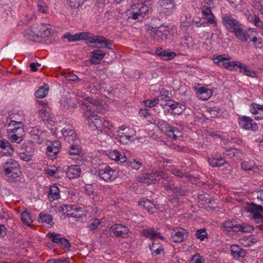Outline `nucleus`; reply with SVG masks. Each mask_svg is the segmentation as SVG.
<instances>
[{
    "label": "nucleus",
    "instance_id": "f257e3e1",
    "mask_svg": "<svg viewBox=\"0 0 263 263\" xmlns=\"http://www.w3.org/2000/svg\"><path fill=\"white\" fill-rule=\"evenodd\" d=\"M87 120L88 126L93 130L97 129L101 133L109 135L112 133L114 127L109 120L99 117L97 115H91Z\"/></svg>",
    "mask_w": 263,
    "mask_h": 263
},
{
    "label": "nucleus",
    "instance_id": "f03ea898",
    "mask_svg": "<svg viewBox=\"0 0 263 263\" xmlns=\"http://www.w3.org/2000/svg\"><path fill=\"white\" fill-rule=\"evenodd\" d=\"M153 120L152 123L157 125L159 129L168 137L174 140L182 137V132L177 128L171 126L167 121L160 119Z\"/></svg>",
    "mask_w": 263,
    "mask_h": 263
},
{
    "label": "nucleus",
    "instance_id": "7ed1b4c3",
    "mask_svg": "<svg viewBox=\"0 0 263 263\" xmlns=\"http://www.w3.org/2000/svg\"><path fill=\"white\" fill-rule=\"evenodd\" d=\"M76 35L77 41L86 40L88 41V43L91 44H104L105 47L108 48H110V46L112 45V42L108 41L104 37L98 35L95 36L89 32H83L77 33Z\"/></svg>",
    "mask_w": 263,
    "mask_h": 263
},
{
    "label": "nucleus",
    "instance_id": "20e7f679",
    "mask_svg": "<svg viewBox=\"0 0 263 263\" xmlns=\"http://www.w3.org/2000/svg\"><path fill=\"white\" fill-rule=\"evenodd\" d=\"M149 10V7L144 3L135 4L132 6L129 18L141 21L148 14Z\"/></svg>",
    "mask_w": 263,
    "mask_h": 263
},
{
    "label": "nucleus",
    "instance_id": "39448f33",
    "mask_svg": "<svg viewBox=\"0 0 263 263\" xmlns=\"http://www.w3.org/2000/svg\"><path fill=\"white\" fill-rule=\"evenodd\" d=\"M231 60V57L229 55H219L213 59L215 64L219 66H223L225 68L231 71L240 68L242 63L238 61L229 62Z\"/></svg>",
    "mask_w": 263,
    "mask_h": 263
},
{
    "label": "nucleus",
    "instance_id": "423d86ee",
    "mask_svg": "<svg viewBox=\"0 0 263 263\" xmlns=\"http://www.w3.org/2000/svg\"><path fill=\"white\" fill-rule=\"evenodd\" d=\"M151 37L153 40L160 42L168 38L170 35V29L167 25H161L157 28H152L150 32Z\"/></svg>",
    "mask_w": 263,
    "mask_h": 263
},
{
    "label": "nucleus",
    "instance_id": "0eeeda50",
    "mask_svg": "<svg viewBox=\"0 0 263 263\" xmlns=\"http://www.w3.org/2000/svg\"><path fill=\"white\" fill-rule=\"evenodd\" d=\"M118 172L107 165H101L98 171V176L105 181L110 182L118 177Z\"/></svg>",
    "mask_w": 263,
    "mask_h": 263
},
{
    "label": "nucleus",
    "instance_id": "6e6552de",
    "mask_svg": "<svg viewBox=\"0 0 263 263\" xmlns=\"http://www.w3.org/2000/svg\"><path fill=\"white\" fill-rule=\"evenodd\" d=\"M247 211L252 215L251 219L256 223H263V207L254 203H251L247 207Z\"/></svg>",
    "mask_w": 263,
    "mask_h": 263
},
{
    "label": "nucleus",
    "instance_id": "1a4fd4ad",
    "mask_svg": "<svg viewBox=\"0 0 263 263\" xmlns=\"http://www.w3.org/2000/svg\"><path fill=\"white\" fill-rule=\"evenodd\" d=\"M165 175L163 174V171H156L151 174H144L138 178V180L141 183L148 184H155L160 181L161 177H164Z\"/></svg>",
    "mask_w": 263,
    "mask_h": 263
},
{
    "label": "nucleus",
    "instance_id": "9d476101",
    "mask_svg": "<svg viewBox=\"0 0 263 263\" xmlns=\"http://www.w3.org/2000/svg\"><path fill=\"white\" fill-rule=\"evenodd\" d=\"M87 100L91 106H87L85 103H82V104L86 107V111L85 112V116H88V118L91 117V115H95L93 112H91V109L98 112H102L103 111V106L102 102L101 101L90 97H88Z\"/></svg>",
    "mask_w": 263,
    "mask_h": 263
},
{
    "label": "nucleus",
    "instance_id": "9b49d317",
    "mask_svg": "<svg viewBox=\"0 0 263 263\" xmlns=\"http://www.w3.org/2000/svg\"><path fill=\"white\" fill-rule=\"evenodd\" d=\"M68 154L77 164H82L84 157L80 144H71L69 146Z\"/></svg>",
    "mask_w": 263,
    "mask_h": 263
},
{
    "label": "nucleus",
    "instance_id": "f8f14e48",
    "mask_svg": "<svg viewBox=\"0 0 263 263\" xmlns=\"http://www.w3.org/2000/svg\"><path fill=\"white\" fill-rule=\"evenodd\" d=\"M129 231V230L127 226L121 224H115L109 228V234L111 236L125 238L128 236Z\"/></svg>",
    "mask_w": 263,
    "mask_h": 263
},
{
    "label": "nucleus",
    "instance_id": "ddd939ff",
    "mask_svg": "<svg viewBox=\"0 0 263 263\" xmlns=\"http://www.w3.org/2000/svg\"><path fill=\"white\" fill-rule=\"evenodd\" d=\"M8 136L11 142L20 144L24 139L23 126L7 129Z\"/></svg>",
    "mask_w": 263,
    "mask_h": 263
},
{
    "label": "nucleus",
    "instance_id": "4468645a",
    "mask_svg": "<svg viewBox=\"0 0 263 263\" xmlns=\"http://www.w3.org/2000/svg\"><path fill=\"white\" fill-rule=\"evenodd\" d=\"M223 24L229 32L233 33L239 26L242 25L236 18L230 14L222 16Z\"/></svg>",
    "mask_w": 263,
    "mask_h": 263
},
{
    "label": "nucleus",
    "instance_id": "2eb2a0df",
    "mask_svg": "<svg viewBox=\"0 0 263 263\" xmlns=\"http://www.w3.org/2000/svg\"><path fill=\"white\" fill-rule=\"evenodd\" d=\"M236 38L242 42H246L249 39H251L252 36L257 35V32L255 29L249 28L246 30L243 29L242 26H239L234 32Z\"/></svg>",
    "mask_w": 263,
    "mask_h": 263
},
{
    "label": "nucleus",
    "instance_id": "dca6fc26",
    "mask_svg": "<svg viewBox=\"0 0 263 263\" xmlns=\"http://www.w3.org/2000/svg\"><path fill=\"white\" fill-rule=\"evenodd\" d=\"M62 211L67 216L76 218H79L84 214L83 209L76 205H63Z\"/></svg>",
    "mask_w": 263,
    "mask_h": 263
},
{
    "label": "nucleus",
    "instance_id": "f3484780",
    "mask_svg": "<svg viewBox=\"0 0 263 263\" xmlns=\"http://www.w3.org/2000/svg\"><path fill=\"white\" fill-rule=\"evenodd\" d=\"M47 236L51 239L52 242L59 245L63 250H69L70 244L66 238L62 237L61 234L48 233L47 234Z\"/></svg>",
    "mask_w": 263,
    "mask_h": 263
},
{
    "label": "nucleus",
    "instance_id": "a211bd4d",
    "mask_svg": "<svg viewBox=\"0 0 263 263\" xmlns=\"http://www.w3.org/2000/svg\"><path fill=\"white\" fill-rule=\"evenodd\" d=\"M238 124L240 127L246 130L257 131L258 129V124L253 120L247 116H242L238 119Z\"/></svg>",
    "mask_w": 263,
    "mask_h": 263
},
{
    "label": "nucleus",
    "instance_id": "6ab92c4d",
    "mask_svg": "<svg viewBox=\"0 0 263 263\" xmlns=\"http://www.w3.org/2000/svg\"><path fill=\"white\" fill-rule=\"evenodd\" d=\"M2 171L4 175L11 174L12 171H16V170L20 168L18 163L14 159L8 158L1 163Z\"/></svg>",
    "mask_w": 263,
    "mask_h": 263
},
{
    "label": "nucleus",
    "instance_id": "aec40b11",
    "mask_svg": "<svg viewBox=\"0 0 263 263\" xmlns=\"http://www.w3.org/2000/svg\"><path fill=\"white\" fill-rule=\"evenodd\" d=\"M188 236L186 230L182 228H177L171 232V240L174 242H180L184 240Z\"/></svg>",
    "mask_w": 263,
    "mask_h": 263
},
{
    "label": "nucleus",
    "instance_id": "412c9836",
    "mask_svg": "<svg viewBox=\"0 0 263 263\" xmlns=\"http://www.w3.org/2000/svg\"><path fill=\"white\" fill-rule=\"evenodd\" d=\"M158 4L161 8V13L165 15H170L175 8L174 0H160Z\"/></svg>",
    "mask_w": 263,
    "mask_h": 263
},
{
    "label": "nucleus",
    "instance_id": "4be33fe9",
    "mask_svg": "<svg viewBox=\"0 0 263 263\" xmlns=\"http://www.w3.org/2000/svg\"><path fill=\"white\" fill-rule=\"evenodd\" d=\"M30 141L33 144H40L43 142L44 133L37 128L34 127L30 131Z\"/></svg>",
    "mask_w": 263,
    "mask_h": 263
},
{
    "label": "nucleus",
    "instance_id": "5701e85b",
    "mask_svg": "<svg viewBox=\"0 0 263 263\" xmlns=\"http://www.w3.org/2000/svg\"><path fill=\"white\" fill-rule=\"evenodd\" d=\"M60 147L61 142L59 141H53L51 145L48 146L47 148V155L50 157L51 159H55L58 153L60 152Z\"/></svg>",
    "mask_w": 263,
    "mask_h": 263
},
{
    "label": "nucleus",
    "instance_id": "b1692460",
    "mask_svg": "<svg viewBox=\"0 0 263 263\" xmlns=\"http://www.w3.org/2000/svg\"><path fill=\"white\" fill-rule=\"evenodd\" d=\"M139 204L143 208L146 209L147 211L151 213H154L156 210V205L151 200L145 198L139 199Z\"/></svg>",
    "mask_w": 263,
    "mask_h": 263
},
{
    "label": "nucleus",
    "instance_id": "393cba45",
    "mask_svg": "<svg viewBox=\"0 0 263 263\" xmlns=\"http://www.w3.org/2000/svg\"><path fill=\"white\" fill-rule=\"evenodd\" d=\"M80 164L72 165L68 167L66 171V175L69 179H73L80 176L81 173Z\"/></svg>",
    "mask_w": 263,
    "mask_h": 263
},
{
    "label": "nucleus",
    "instance_id": "a878e982",
    "mask_svg": "<svg viewBox=\"0 0 263 263\" xmlns=\"http://www.w3.org/2000/svg\"><path fill=\"white\" fill-rule=\"evenodd\" d=\"M230 251L231 255L236 259H238L240 257H244L246 255V250L241 248L238 245H231Z\"/></svg>",
    "mask_w": 263,
    "mask_h": 263
},
{
    "label": "nucleus",
    "instance_id": "bb28decb",
    "mask_svg": "<svg viewBox=\"0 0 263 263\" xmlns=\"http://www.w3.org/2000/svg\"><path fill=\"white\" fill-rule=\"evenodd\" d=\"M39 33L36 34L35 36H33V38L31 40L37 41L41 37H46L48 36L51 33L50 29L48 27L46 24H42L38 27Z\"/></svg>",
    "mask_w": 263,
    "mask_h": 263
},
{
    "label": "nucleus",
    "instance_id": "cd10ccee",
    "mask_svg": "<svg viewBox=\"0 0 263 263\" xmlns=\"http://www.w3.org/2000/svg\"><path fill=\"white\" fill-rule=\"evenodd\" d=\"M105 53L103 51L97 49L91 52L90 62L92 64H98L104 58Z\"/></svg>",
    "mask_w": 263,
    "mask_h": 263
},
{
    "label": "nucleus",
    "instance_id": "c85d7f7f",
    "mask_svg": "<svg viewBox=\"0 0 263 263\" xmlns=\"http://www.w3.org/2000/svg\"><path fill=\"white\" fill-rule=\"evenodd\" d=\"M254 230V228L252 226L247 223H242V224L234 223L232 232L236 233L239 232L241 233H250Z\"/></svg>",
    "mask_w": 263,
    "mask_h": 263
},
{
    "label": "nucleus",
    "instance_id": "c756f323",
    "mask_svg": "<svg viewBox=\"0 0 263 263\" xmlns=\"http://www.w3.org/2000/svg\"><path fill=\"white\" fill-rule=\"evenodd\" d=\"M141 233L144 236L151 240L156 238H159L162 240L164 239V237L161 236L160 233L155 232L153 228H149L144 229L142 231Z\"/></svg>",
    "mask_w": 263,
    "mask_h": 263
},
{
    "label": "nucleus",
    "instance_id": "7c9ffc66",
    "mask_svg": "<svg viewBox=\"0 0 263 263\" xmlns=\"http://www.w3.org/2000/svg\"><path fill=\"white\" fill-rule=\"evenodd\" d=\"M108 157L118 163H122L126 161V158L124 155L120 153L117 150L110 151L108 154Z\"/></svg>",
    "mask_w": 263,
    "mask_h": 263
},
{
    "label": "nucleus",
    "instance_id": "2f4dec72",
    "mask_svg": "<svg viewBox=\"0 0 263 263\" xmlns=\"http://www.w3.org/2000/svg\"><path fill=\"white\" fill-rule=\"evenodd\" d=\"M163 174L165 175V177H161L162 184L165 190L166 191H171L173 189H174V184L172 182L173 180L172 177H170L165 172H163Z\"/></svg>",
    "mask_w": 263,
    "mask_h": 263
},
{
    "label": "nucleus",
    "instance_id": "473e14b6",
    "mask_svg": "<svg viewBox=\"0 0 263 263\" xmlns=\"http://www.w3.org/2000/svg\"><path fill=\"white\" fill-rule=\"evenodd\" d=\"M197 93L199 99L202 100H206L211 97L212 92L209 89L201 87L198 89Z\"/></svg>",
    "mask_w": 263,
    "mask_h": 263
},
{
    "label": "nucleus",
    "instance_id": "72a5a7b5",
    "mask_svg": "<svg viewBox=\"0 0 263 263\" xmlns=\"http://www.w3.org/2000/svg\"><path fill=\"white\" fill-rule=\"evenodd\" d=\"M22 172L20 167L16 169V171H12L11 174H7L5 175L7 179L10 182L19 181L21 178Z\"/></svg>",
    "mask_w": 263,
    "mask_h": 263
},
{
    "label": "nucleus",
    "instance_id": "f704fd0d",
    "mask_svg": "<svg viewBox=\"0 0 263 263\" xmlns=\"http://www.w3.org/2000/svg\"><path fill=\"white\" fill-rule=\"evenodd\" d=\"M156 53L165 60L172 59L175 55L174 52L168 50H162L161 48L156 49Z\"/></svg>",
    "mask_w": 263,
    "mask_h": 263
},
{
    "label": "nucleus",
    "instance_id": "c9c22d12",
    "mask_svg": "<svg viewBox=\"0 0 263 263\" xmlns=\"http://www.w3.org/2000/svg\"><path fill=\"white\" fill-rule=\"evenodd\" d=\"M0 148L6 151L4 152L6 154H11L14 151L10 143L5 139L0 140Z\"/></svg>",
    "mask_w": 263,
    "mask_h": 263
},
{
    "label": "nucleus",
    "instance_id": "e433bc0d",
    "mask_svg": "<svg viewBox=\"0 0 263 263\" xmlns=\"http://www.w3.org/2000/svg\"><path fill=\"white\" fill-rule=\"evenodd\" d=\"M38 221L40 223H46L50 226L53 224L52 217L49 214L41 213L38 217Z\"/></svg>",
    "mask_w": 263,
    "mask_h": 263
},
{
    "label": "nucleus",
    "instance_id": "4c0bfd02",
    "mask_svg": "<svg viewBox=\"0 0 263 263\" xmlns=\"http://www.w3.org/2000/svg\"><path fill=\"white\" fill-rule=\"evenodd\" d=\"M149 249L152 253H155L157 255L160 254L164 252L162 245L159 242L155 240L151 245H149Z\"/></svg>",
    "mask_w": 263,
    "mask_h": 263
},
{
    "label": "nucleus",
    "instance_id": "58836bf2",
    "mask_svg": "<svg viewBox=\"0 0 263 263\" xmlns=\"http://www.w3.org/2000/svg\"><path fill=\"white\" fill-rule=\"evenodd\" d=\"M61 76L63 77V79L67 81H73L76 83L82 81V80L80 79L77 76L71 72H63L61 73Z\"/></svg>",
    "mask_w": 263,
    "mask_h": 263
},
{
    "label": "nucleus",
    "instance_id": "ea45409f",
    "mask_svg": "<svg viewBox=\"0 0 263 263\" xmlns=\"http://www.w3.org/2000/svg\"><path fill=\"white\" fill-rule=\"evenodd\" d=\"M127 165L130 166L132 169L138 170L143 166L142 160L139 159H134L127 162Z\"/></svg>",
    "mask_w": 263,
    "mask_h": 263
},
{
    "label": "nucleus",
    "instance_id": "a19ab883",
    "mask_svg": "<svg viewBox=\"0 0 263 263\" xmlns=\"http://www.w3.org/2000/svg\"><path fill=\"white\" fill-rule=\"evenodd\" d=\"M239 71L245 75L252 78H255L256 76V73L255 72V71L248 69L247 66L243 64L242 63Z\"/></svg>",
    "mask_w": 263,
    "mask_h": 263
},
{
    "label": "nucleus",
    "instance_id": "79ce46f5",
    "mask_svg": "<svg viewBox=\"0 0 263 263\" xmlns=\"http://www.w3.org/2000/svg\"><path fill=\"white\" fill-rule=\"evenodd\" d=\"M222 153L223 154V158L226 159L228 158H232L236 156V153H237V151L232 148H229L226 149L223 148Z\"/></svg>",
    "mask_w": 263,
    "mask_h": 263
},
{
    "label": "nucleus",
    "instance_id": "37998d69",
    "mask_svg": "<svg viewBox=\"0 0 263 263\" xmlns=\"http://www.w3.org/2000/svg\"><path fill=\"white\" fill-rule=\"evenodd\" d=\"M59 189L58 187L55 185H52L50 186V193L49 194V198H53V199H58L59 197Z\"/></svg>",
    "mask_w": 263,
    "mask_h": 263
},
{
    "label": "nucleus",
    "instance_id": "c03bdc74",
    "mask_svg": "<svg viewBox=\"0 0 263 263\" xmlns=\"http://www.w3.org/2000/svg\"><path fill=\"white\" fill-rule=\"evenodd\" d=\"M48 91V88H45V87H40L39 88L35 91V96L37 98H43L45 97Z\"/></svg>",
    "mask_w": 263,
    "mask_h": 263
},
{
    "label": "nucleus",
    "instance_id": "a18cd8bd",
    "mask_svg": "<svg viewBox=\"0 0 263 263\" xmlns=\"http://www.w3.org/2000/svg\"><path fill=\"white\" fill-rule=\"evenodd\" d=\"M21 220L22 222L27 226H29L33 222L30 214L27 211H24L22 213Z\"/></svg>",
    "mask_w": 263,
    "mask_h": 263
},
{
    "label": "nucleus",
    "instance_id": "49530a36",
    "mask_svg": "<svg viewBox=\"0 0 263 263\" xmlns=\"http://www.w3.org/2000/svg\"><path fill=\"white\" fill-rule=\"evenodd\" d=\"M37 7L39 11L46 13L48 11V4L43 0H39L37 2Z\"/></svg>",
    "mask_w": 263,
    "mask_h": 263
},
{
    "label": "nucleus",
    "instance_id": "de8ad7c7",
    "mask_svg": "<svg viewBox=\"0 0 263 263\" xmlns=\"http://www.w3.org/2000/svg\"><path fill=\"white\" fill-rule=\"evenodd\" d=\"M33 155V153L32 151H27V153L26 152H19V157L23 161L26 162H29L32 159V157Z\"/></svg>",
    "mask_w": 263,
    "mask_h": 263
},
{
    "label": "nucleus",
    "instance_id": "09e8293b",
    "mask_svg": "<svg viewBox=\"0 0 263 263\" xmlns=\"http://www.w3.org/2000/svg\"><path fill=\"white\" fill-rule=\"evenodd\" d=\"M196 237L197 239H200L201 241H203L205 238H208V234L206 230L204 228L198 230L196 232Z\"/></svg>",
    "mask_w": 263,
    "mask_h": 263
},
{
    "label": "nucleus",
    "instance_id": "8fccbe9b",
    "mask_svg": "<svg viewBox=\"0 0 263 263\" xmlns=\"http://www.w3.org/2000/svg\"><path fill=\"white\" fill-rule=\"evenodd\" d=\"M209 162L212 167H221L224 164L228 163V162L226 160H224L222 163H219V159L215 158H209Z\"/></svg>",
    "mask_w": 263,
    "mask_h": 263
},
{
    "label": "nucleus",
    "instance_id": "3c124183",
    "mask_svg": "<svg viewBox=\"0 0 263 263\" xmlns=\"http://www.w3.org/2000/svg\"><path fill=\"white\" fill-rule=\"evenodd\" d=\"M120 130L119 131V133H123L125 135L131 136V137H133L135 135V131L133 129L130 128L129 127H126L124 126H122L120 127Z\"/></svg>",
    "mask_w": 263,
    "mask_h": 263
},
{
    "label": "nucleus",
    "instance_id": "603ef678",
    "mask_svg": "<svg viewBox=\"0 0 263 263\" xmlns=\"http://www.w3.org/2000/svg\"><path fill=\"white\" fill-rule=\"evenodd\" d=\"M234 223L230 220L226 221L222 223L223 231L226 233L228 234L232 232Z\"/></svg>",
    "mask_w": 263,
    "mask_h": 263
},
{
    "label": "nucleus",
    "instance_id": "864d4df0",
    "mask_svg": "<svg viewBox=\"0 0 263 263\" xmlns=\"http://www.w3.org/2000/svg\"><path fill=\"white\" fill-rule=\"evenodd\" d=\"M65 141H66L67 142H68L70 145L71 144H80V140L79 138L77 137V135L76 133H74L73 135H71L70 136H69L68 137H66L64 139Z\"/></svg>",
    "mask_w": 263,
    "mask_h": 263
},
{
    "label": "nucleus",
    "instance_id": "5fc2aeb1",
    "mask_svg": "<svg viewBox=\"0 0 263 263\" xmlns=\"http://www.w3.org/2000/svg\"><path fill=\"white\" fill-rule=\"evenodd\" d=\"M242 168L245 171L252 170L254 166V163L253 161H244L241 163Z\"/></svg>",
    "mask_w": 263,
    "mask_h": 263
},
{
    "label": "nucleus",
    "instance_id": "6e6d98bb",
    "mask_svg": "<svg viewBox=\"0 0 263 263\" xmlns=\"http://www.w3.org/2000/svg\"><path fill=\"white\" fill-rule=\"evenodd\" d=\"M118 137L119 141L123 144H127L128 142L132 141L131 136L125 135L123 133L118 132Z\"/></svg>",
    "mask_w": 263,
    "mask_h": 263
},
{
    "label": "nucleus",
    "instance_id": "4d7b16f0",
    "mask_svg": "<svg viewBox=\"0 0 263 263\" xmlns=\"http://www.w3.org/2000/svg\"><path fill=\"white\" fill-rule=\"evenodd\" d=\"M171 191L173 192V194L178 197L179 196H183L186 194L185 190H183L181 186L175 187L174 186V189H173Z\"/></svg>",
    "mask_w": 263,
    "mask_h": 263
},
{
    "label": "nucleus",
    "instance_id": "13d9d810",
    "mask_svg": "<svg viewBox=\"0 0 263 263\" xmlns=\"http://www.w3.org/2000/svg\"><path fill=\"white\" fill-rule=\"evenodd\" d=\"M171 173L179 178H182L183 177H188L187 173L185 172H183L181 170H178L176 168H173L171 170Z\"/></svg>",
    "mask_w": 263,
    "mask_h": 263
},
{
    "label": "nucleus",
    "instance_id": "bf43d9fd",
    "mask_svg": "<svg viewBox=\"0 0 263 263\" xmlns=\"http://www.w3.org/2000/svg\"><path fill=\"white\" fill-rule=\"evenodd\" d=\"M159 102V98H154L152 100H147L144 101L146 106L151 108L156 106Z\"/></svg>",
    "mask_w": 263,
    "mask_h": 263
},
{
    "label": "nucleus",
    "instance_id": "052dcab7",
    "mask_svg": "<svg viewBox=\"0 0 263 263\" xmlns=\"http://www.w3.org/2000/svg\"><path fill=\"white\" fill-rule=\"evenodd\" d=\"M100 222L99 219L97 218H93L91 219L89 221L88 228L92 230H95L98 228V226L100 225Z\"/></svg>",
    "mask_w": 263,
    "mask_h": 263
},
{
    "label": "nucleus",
    "instance_id": "680f3d73",
    "mask_svg": "<svg viewBox=\"0 0 263 263\" xmlns=\"http://www.w3.org/2000/svg\"><path fill=\"white\" fill-rule=\"evenodd\" d=\"M67 1L68 2V5L73 8H78L83 3V0H67Z\"/></svg>",
    "mask_w": 263,
    "mask_h": 263
},
{
    "label": "nucleus",
    "instance_id": "e2e57ef3",
    "mask_svg": "<svg viewBox=\"0 0 263 263\" xmlns=\"http://www.w3.org/2000/svg\"><path fill=\"white\" fill-rule=\"evenodd\" d=\"M193 39L190 36H185L184 40L181 42L182 46L189 48L192 45Z\"/></svg>",
    "mask_w": 263,
    "mask_h": 263
},
{
    "label": "nucleus",
    "instance_id": "0e129e2a",
    "mask_svg": "<svg viewBox=\"0 0 263 263\" xmlns=\"http://www.w3.org/2000/svg\"><path fill=\"white\" fill-rule=\"evenodd\" d=\"M61 132L64 139L75 133V131L70 127L64 128Z\"/></svg>",
    "mask_w": 263,
    "mask_h": 263
},
{
    "label": "nucleus",
    "instance_id": "69168bd1",
    "mask_svg": "<svg viewBox=\"0 0 263 263\" xmlns=\"http://www.w3.org/2000/svg\"><path fill=\"white\" fill-rule=\"evenodd\" d=\"M46 263H70L68 258H65L63 259H49L47 260Z\"/></svg>",
    "mask_w": 263,
    "mask_h": 263
},
{
    "label": "nucleus",
    "instance_id": "338daca9",
    "mask_svg": "<svg viewBox=\"0 0 263 263\" xmlns=\"http://www.w3.org/2000/svg\"><path fill=\"white\" fill-rule=\"evenodd\" d=\"M193 263H204V258L199 254H195L191 260Z\"/></svg>",
    "mask_w": 263,
    "mask_h": 263
},
{
    "label": "nucleus",
    "instance_id": "774afa93",
    "mask_svg": "<svg viewBox=\"0 0 263 263\" xmlns=\"http://www.w3.org/2000/svg\"><path fill=\"white\" fill-rule=\"evenodd\" d=\"M253 109H251L252 114L257 115L259 114V111H263V105L254 103L252 104Z\"/></svg>",
    "mask_w": 263,
    "mask_h": 263
}]
</instances>
